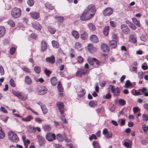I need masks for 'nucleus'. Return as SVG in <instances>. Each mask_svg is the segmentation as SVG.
<instances>
[{"mask_svg": "<svg viewBox=\"0 0 148 148\" xmlns=\"http://www.w3.org/2000/svg\"><path fill=\"white\" fill-rule=\"evenodd\" d=\"M21 13V10L19 8H15L12 9L11 12V15L14 18L20 17Z\"/></svg>", "mask_w": 148, "mask_h": 148, "instance_id": "obj_1", "label": "nucleus"}, {"mask_svg": "<svg viewBox=\"0 0 148 148\" xmlns=\"http://www.w3.org/2000/svg\"><path fill=\"white\" fill-rule=\"evenodd\" d=\"M8 137L9 139L12 142L16 143L19 141V138L17 135L12 131L9 132Z\"/></svg>", "mask_w": 148, "mask_h": 148, "instance_id": "obj_2", "label": "nucleus"}, {"mask_svg": "<svg viewBox=\"0 0 148 148\" xmlns=\"http://www.w3.org/2000/svg\"><path fill=\"white\" fill-rule=\"evenodd\" d=\"M84 11L86 12L89 14H91V16L92 17L95 14L96 11V9L94 5H90Z\"/></svg>", "mask_w": 148, "mask_h": 148, "instance_id": "obj_3", "label": "nucleus"}, {"mask_svg": "<svg viewBox=\"0 0 148 148\" xmlns=\"http://www.w3.org/2000/svg\"><path fill=\"white\" fill-rule=\"evenodd\" d=\"M109 88H110L112 92L113 93L115 96H117L119 95L120 90L119 87L116 88L115 86L111 85L109 86Z\"/></svg>", "mask_w": 148, "mask_h": 148, "instance_id": "obj_4", "label": "nucleus"}, {"mask_svg": "<svg viewBox=\"0 0 148 148\" xmlns=\"http://www.w3.org/2000/svg\"><path fill=\"white\" fill-rule=\"evenodd\" d=\"M37 90L38 94L40 95L45 94L47 91V88L44 86L38 87Z\"/></svg>", "mask_w": 148, "mask_h": 148, "instance_id": "obj_5", "label": "nucleus"}, {"mask_svg": "<svg viewBox=\"0 0 148 148\" xmlns=\"http://www.w3.org/2000/svg\"><path fill=\"white\" fill-rule=\"evenodd\" d=\"M91 14L88 13L84 11L82 15L80 16L81 19L83 21L88 20L92 17L91 16Z\"/></svg>", "mask_w": 148, "mask_h": 148, "instance_id": "obj_6", "label": "nucleus"}, {"mask_svg": "<svg viewBox=\"0 0 148 148\" xmlns=\"http://www.w3.org/2000/svg\"><path fill=\"white\" fill-rule=\"evenodd\" d=\"M113 12L112 9L111 8L108 7L103 10V14L105 16H109L112 14Z\"/></svg>", "mask_w": 148, "mask_h": 148, "instance_id": "obj_7", "label": "nucleus"}, {"mask_svg": "<svg viewBox=\"0 0 148 148\" xmlns=\"http://www.w3.org/2000/svg\"><path fill=\"white\" fill-rule=\"evenodd\" d=\"M46 138L48 141L51 142L53 140L56 139V136L54 133L51 134L49 133L46 135Z\"/></svg>", "mask_w": 148, "mask_h": 148, "instance_id": "obj_8", "label": "nucleus"}, {"mask_svg": "<svg viewBox=\"0 0 148 148\" xmlns=\"http://www.w3.org/2000/svg\"><path fill=\"white\" fill-rule=\"evenodd\" d=\"M57 106L59 110L60 113L61 114H63L64 112V105L63 103L58 102L57 103Z\"/></svg>", "mask_w": 148, "mask_h": 148, "instance_id": "obj_9", "label": "nucleus"}, {"mask_svg": "<svg viewBox=\"0 0 148 148\" xmlns=\"http://www.w3.org/2000/svg\"><path fill=\"white\" fill-rule=\"evenodd\" d=\"M38 139V142L40 146H43L45 143V140L44 138L40 135H38L37 136Z\"/></svg>", "mask_w": 148, "mask_h": 148, "instance_id": "obj_10", "label": "nucleus"}, {"mask_svg": "<svg viewBox=\"0 0 148 148\" xmlns=\"http://www.w3.org/2000/svg\"><path fill=\"white\" fill-rule=\"evenodd\" d=\"M121 29L122 32L125 34H128L130 32V29L126 25H121Z\"/></svg>", "mask_w": 148, "mask_h": 148, "instance_id": "obj_11", "label": "nucleus"}, {"mask_svg": "<svg viewBox=\"0 0 148 148\" xmlns=\"http://www.w3.org/2000/svg\"><path fill=\"white\" fill-rule=\"evenodd\" d=\"M32 27L38 30H40L42 28V27L38 22L35 21L32 23Z\"/></svg>", "mask_w": 148, "mask_h": 148, "instance_id": "obj_12", "label": "nucleus"}, {"mask_svg": "<svg viewBox=\"0 0 148 148\" xmlns=\"http://www.w3.org/2000/svg\"><path fill=\"white\" fill-rule=\"evenodd\" d=\"M88 49L90 53H93L97 51L96 48L91 44H89L88 46Z\"/></svg>", "mask_w": 148, "mask_h": 148, "instance_id": "obj_13", "label": "nucleus"}, {"mask_svg": "<svg viewBox=\"0 0 148 148\" xmlns=\"http://www.w3.org/2000/svg\"><path fill=\"white\" fill-rule=\"evenodd\" d=\"M30 14L32 18L36 19H38L40 16L39 13L38 12H32Z\"/></svg>", "mask_w": 148, "mask_h": 148, "instance_id": "obj_14", "label": "nucleus"}, {"mask_svg": "<svg viewBox=\"0 0 148 148\" xmlns=\"http://www.w3.org/2000/svg\"><path fill=\"white\" fill-rule=\"evenodd\" d=\"M129 40L132 43H136L137 42L136 35L135 34L130 35L129 36Z\"/></svg>", "mask_w": 148, "mask_h": 148, "instance_id": "obj_15", "label": "nucleus"}, {"mask_svg": "<svg viewBox=\"0 0 148 148\" xmlns=\"http://www.w3.org/2000/svg\"><path fill=\"white\" fill-rule=\"evenodd\" d=\"M46 60L47 62L53 64L55 62V58L53 56H52L51 57H47L46 58Z\"/></svg>", "mask_w": 148, "mask_h": 148, "instance_id": "obj_16", "label": "nucleus"}, {"mask_svg": "<svg viewBox=\"0 0 148 148\" xmlns=\"http://www.w3.org/2000/svg\"><path fill=\"white\" fill-rule=\"evenodd\" d=\"M117 42L118 41L116 40H112L110 41L109 44L111 47L113 48H115L117 46Z\"/></svg>", "mask_w": 148, "mask_h": 148, "instance_id": "obj_17", "label": "nucleus"}, {"mask_svg": "<svg viewBox=\"0 0 148 148\" xmlns=\"http://www.w3.org/2000/svg\"><path fill=\"white\" fill-rule=\"evenodd\" d=\"M90 40L93 42H98L99 40L98 38L95 35H92L90 38Z\"/></svg>", "mask_w": 148, "mask_h": 148, "instance_id": "obj_18", "label": "nucleus"}, {"mask_svg": "<svg viewBox=\"0 0 148 148\" xmlns=\"http://www.w3.org/2000/svg\"><path fill=\"white\" fill-rule=\"evenodd\" d=\"M33 119L32 116L31 115H28L25 118H22V120L23 121L29 122L30 121Z\"/></svg>", "mask_w": 148, "mask_h": 148, "instance_id": "obj_19", "label": "nucleus"}, {"mask_svg": "<svg viewBox=\"0 0 148 148\" xmlns=\"http://www.w3.org/2000/svg\"><path fill=\"white\" fill-rule=\"evenodd\" d=\"M72 35L76 39H78L79 38V34L78 32L76 30H73L72 32Z\"/></svg>", "mask_w": 148, "mask_h": 148, "instance_id": "obj_20", "label": "nucleus"}, {"mask_svg": "<svg viewBox=\"0 0 148 148\" xmlns=\"http://www.w3.org/2000/svg\"><path fill=\"white\" fill-rule=\"evenodd\" d=\"M41 50L44 51L47 48V46L46 43L44 41H42L41 44Z\"/></svg>", "mask_w": 148, "mask_h": 148, "instance_id": "obj_21", "label": "nucleus"}, {"mask_svg": "<svg viewBox=\"0 0 148 148\" xmlns=\"http://www.w3.org/2000/svg\"><path fill=\"white\" fill-rule=\"evenodd\" d=\"M132 21L133 23L136 26L138 27H140L141 26V25L139 21H138L137 19H136L135 17H133L132 18Z\"/></svg>", "mask_w": 148, "mask_h": 148, "instance_id": "obj_22", "label": "nucleus"}, {"mask_svg": "<svg viewBox=\"0 0 148 148\" xmlns=\"http://www.w3.org/2000/svg\"><path fill=\"white\" fill-rule=\"evenodd\" d=\"M5 29L2 26H0V38L2 37L5 33Z\"/></svg>", "mask_w": 148, "mask_h": 148, "instance_id": "obj_23", "label": "nucleus"}, {"mask_svg": "<svg viewBox=\"0 0 148 148\" xmlns=\"http://www.w3.org/2000/svg\"><path fill=\"white\" fill-rule=\"evenodd\" d=\"M12 93L14 95L17 97L19 98L21 97V95H22L21 92L14 90H13L12 91Z\"/></svg>", "mask_w": 148, "mask_h": 148, "instance_id": "obj_24", "label": "nucleus"}, {"mask_svg": "<svg viewBox=\"0 0 148 148\" xmlns=\"http://www.w3.org/2000/svg\"><path fill=\"white\" fill-rule=\"evenodd\" d=\"M101 49L103 52H107L109 51V49L106 45L105 44H102L101 47Z\"/></svg>", "mask_w": 148, "mask_h": 148, "instance_id": "obj_25", "label": "nucleus"}, {"mask_svg": "<svg viewBox=\"0 0 148 148\" xmlns=\"http://www.w3.org/2000/svg\"><path fill=\"white\" fill-rule=\"evenodd\" d=\"M25 81L26 83L28 85L30 84L32 82L31 79L28 76H26L25 77Z\"/></svg>", "mask_w": 148, "mask_h": 148, "instance_id": "obj_26", "label": "nucleus"}, {"mask_svg": "<svg viewBox=\"0 0 148 148\" xmlns=\"http://www.w3.org/2000/svg\"><path fill=\"white\" fill-rule=\"evenodd\" d=\"M86 73L85 72L81 70H79L76 74V76L79 77H81L82 75H84Z\"/></svg>", "mask_w": 148, "mask_h": 148, "instance_id": "obj_27", "label": "nucleus"}, {"mask_svg": "<svg viewBox=\"0 0 148 148\" xmlns=\"http://www.w3.org/2000/svg\"><path fill=\"white\" fill-rule=\"evenodd\" d=\"M97 105V102L95 101H91L89 103L90 106L92 108H95Z\"/></svg>", "mask_w": 148, "mask_h": 148, "instance_id": "obj_28", "label": "nucleus"}, {"mask_svg": "<svg viewBox=\"0 0 148 148\" xmlns=\"http://www.w3.org/2000/svg\"><path fill=\"white\" fill-rule=\"evenodd\" d=\"M51 82L52 85H56L57 83V81L56 78L55 77H53L51 78Z\"/></svg>", "mask_w": 148, "mask_h": 148, "instance_id": "obj_29", "label": "nucleus"}, {"mask_svg": "<svg viewBox=\"0 0 148 148\" xmlns=\"http://www.w3.org/2000/svg\"><path fill=\"white\" fill-rule=\"evenodd\" d=\"M56 139L58 141L62 142L63 140V137L61 134H58L56 135Z\"/></svg>", "mask_w": 148, "mask_h": 148, "instance_id": "obj_30", "label": "nucleus"}, {"mask_svg": "<svg viewBox=\"0 0 148 148\" xmlns=\"http://www.w3.org/2000/svg\"><path fill=\"white\" fill-rule=\"evenodd\" d=\"M51 43L53 47L55 48H58L59 47V44L58 42L55 40H53Z\"/></svg>", "mask_w": 148, "mask_h": 148, "instance_id": "obj_31", "label": "nucleus"}, {"mask_svg": "<svg viewBox=\"0 0 148 148\" xmlns=\"http://www.w3.org/2000/svg\"><path fill=\"white\" fill-rule=\"evenodd\" d=\"M109 27L108 26H106L104 28L103 33L105 36L108 35L109 32Z\"/></svg>", "mask_w": 148, "mask_h": 148, "instance_id": "obj_32", "label": "nucleus"}, {"mask_svg": "<svg viewBox=\"0 0 148 148\" xmlns=\"http://www.w3.org/2000/svg\"><path fill=\"white\" fill-rule=\"evenodd\" d=\"M57 87L59 91L61 92L63 91V88L60 82H58Z\"/></svg>", "mask_w": 148, "mask_h": 148, "instance_id": "obj_33", "label": "nucleus"}, {"mask_svg": "<svg viewBox=\"0 0 148 148\" xmlns=\"http://www.w3.org/2000/svg\"><path fill=\"white\" fill-rule=\"evenodd\" d=\"M48 30L49 32L51 34H54L56 32V29L50 27H48Z\"/></svg>", "mask_w": 148, "mask_h": 148, "instance_id": "obj_34", "label": "nucleus"}, {"mask_svg": "<svg viewBox=\"0 0 148 148\" xmlns=\"http://www.w3.org/2000/svg\"><path fill=\"white\" fill-rule=\"evenodd\" d=\"M28 131L30 133H35L36 132V128L34 127L30 126Z\"/></svg>", "mask_w": 148, "mask_h": 148, "instance_id": "obj_35", "label": "nucleus"}, {"mask_svg": "<svg viewBox=\"0 0 148 148\" xmlns=\"http://www.w3.org/2000/svg\"><path fill=\"white\" fill-rule=\"evenodd\" d=\"M5 137V133L2 131L1 127H0V139H3Z\"/></svg>", "mask_w": 148, "mask_h": 148, "instance_id": "obj_36", "label": "nucleus"}, {"mask_svg": "<svg viewBox=\"0 0 148 148\" xmlns=\"http://www.w3.org/2000/svg\"><path fill=\"white\" fill-rule=\"evenodd\" d=\"M89 28L92 30H95V26L91 23H89L88 25Z\"/></svg>", "mask_w": 148, "mask_h": 148, "instance_id": "obj_37", "label": "nucleus"}, {"mask_svg": "<svg viewBox=\"0 0 148 148\" xmlns=\"http://www.w3.org/2000/svg\"><path fill=\"white\" fill-rule=\"evenodd\" d=\"M75 48L79 50H81V48L82 47V45L79 42H77L76 43L75 45Z\"/></svg>", "mask_w": 148, "mask_h": 148, "instance_id": "obj_38", "label": "nucleus"}, {"mask_svg": "<svg viewBox=\"0 0 148 148\" xmlns=\"http://www.w3.org/2000/svg\"><path fill=\"white\" fill-rule=\"evenodd\" d=\"M77 62L81 64L84 61V59L81 56H78L77 59Z\"/></svg>", "mask_w": 148, "mask_h": 148, "instance_id": "obj_39", "label": "nucleus"}, {"mask_svg": "<svg viewBox=\"0 0 148 148\" xmlns=\"http://www.w3.org/2000/svg\"><path fill=\"white\" fill-rule=\"evenodd\" d=\"M34 71L37 73H39L41 71V68L38 66H35L34 68Z\"/></svg>", "mask_w": 148, "mask_h": 148, "instance_id": "obj_40", "label": "nucleus"}, {"mask_svg": "<svg viewBox=\"0 0 148 148\" xmlns=\"http://www.w3.org/2000/svg\"><path fill=\"white\" fill-rule=\"evenodd\" d=\"M81 38L84 40H86L87 37V34L86 32H84L81 35Z\"/></svg>", "mask_w": 148, "mask_h": 148, "instance_id": "obj_41", "label": "nucleus"}, {"mask_svg": "<svg viewBox=\"0 0 148 148\" xmlns=\"http://www.w3.org/2000/svg\"><path fill=\"white\" fill-rule=\"evenodd\" d=\"M87 60L88 62L91 65H93L94 64L93 58H92L90 57H88L87 58Z\"/></svg>", "mask_w": 148, "mask_h": 148, "instance_id": "obj_42", "label": "nucleus"}, {"mask_svg": "<svg viewBox=\"0 0 148 148\" xmlns=\"http://www.w3.org/2000/svg\"><path fill=\"white\" fill-rule=\"evenodd\" d=\"M142 118L144 121H148V115L146 114H143L142 115Z\"/></svg>", "mask_w": 148, "mask_h": 148, "instance_id": "obj_43", "label": "nucleus"}, {"mask_svg": "<svg viewBox=\"0 0 148 148\" xmlns=\"http://www.w3.org/2000/svg\"><path fill=\"white\" fill-rule=\"evenodd\" d=\"M10 84L11 87H14L16 86L15 84L14 80L12 79H11L10 81Z\"/></svg>", "mask_w": 148, "mask_h": 148, "instance_id": "obj_44", "label": "nucleus"}, {"mask_svg": "<svg viewBox=\"0 0 148 148\" xmlns=\"http://www.w3.org/2000/svg\"><path fill=\"white\" fill-rule=\"evenodd\" d=\"M93 145L94 148H99L100 147L99 144L96 141L93 142Z\"/></svg>", "mask_w": 148, "mask_h": 148, "instance_id": "obj_45", "label": "nucleus"}, {"mask_svg": "<svg viewBox=\"0 0 148 148\" xmlns=\"http://www.w3.org/2000/svg\"><path fill=\"white\" fill-rule=\"evenodd\" d=\"M45 6L46 8L49 9L50 10H52L54 9V7L51 6V5L48 3H46L45 4Z\"/></svg>", "mask_w": 148, "mask_h": 148, "instance_id": "obj_46", "label": "nucleus"}, {"mask_svg": "<svg viewBox=\"0 0 148 148\" xmlns=\"http://www.w3.org/2000/svg\"><path fill=\"white\" fill-rule=\"evenodd\" d=\"M131 93L134 95H139L140 94V92H138L136 90L133 89L131 91Z\"/></svg>", "mask_w": 148, "mask_h": 148, "instance_id": "obj_47", "label": "nucleus"}, {"mask_svg": "<svg viewBox=\"0 0 148 148\" xmlns=\"http://www.w3.org/2000/svg\"><path fill=\"white\" fill-rule=\"evenodd\" d=\"M22 69L25 73H30V70L26 67H23L22 68Z\"/></svg>", "mask_w": 148, "mask_h": 148, "instance_id": "obj_48", "label": "nucleus"}, {"mask_svg": "<svg viewBox=\"0 0 148 148\" xmlns=\"http://www.w3.org/2000/svg\"><path fill=\"white\" fill-rule=\"evenodd\" d=\"M41 108L44 114H46L48 110L44 105Z\"/></svg>", "mask_w": 148, "mask_h": 148, "instance_id": "obj_49", "label": "nucleus"}, {"mask_svg": "<svg viewBox=\"0 0 148 148\" xmlns=\"http://www.w3.org/2000/svg\"><path fill=\"white\" fill-rule=\"evenodd\" d=\"M141 68L143 70H145L148 69V66L146 63L145 62L142 65Z\"/></svg>", "mask_w": 148, "mask_h": 148, "instance_id": "obj_50", "label": "nucleus"}, {"mask_svg": "<svg viewBox=\"0 0 148 148\" xmlns=\"http://www.w3.org/2000/svg\"><path fill=\"white\" fill-rule=\"evenodd\" d=\"M27 3L29 6L31 7L34 5V2L33 0H28Z\"/></svg>", "mask_w": 148, "mask_h": 148, "instance_id": "obj_51", "label": "nucleus"}, {"mask_svg": "<svg viewBox=\"0 0 148 148\" xmlns=\"http://www.w3.org/2000/svg\"><path fill=\"white\" fill-rule=\"evenodd\" d=\"M43 128L45 131H49L51 130V127L49 125L44 126L43 127Z\"/></svg>", "mask_w": 148, "mask_h": 148, "instance_id": "obj_52", "label": "nucleus"}, {"mask_svg": "<svg viewBox=\"0 0 148 148\" xmlns=\"http://www.w3.org/2000/svg\"><path fill=\"white\" fill-rule=\"evenodd\" d=\"M8 23L9 25L12 27H14L15 26V24L14 22L12 21H8Z\"/></svg>", "mask_w": 148, "mask_h": 148, "instance_id": "obj_53", "label": "nucleus"}, {"mask_svg": "<svg viewBox=\"0 0 148 148\" xmlns=\"http://www.w3.org/2000/svg\"><path fill=\"white\" fill-rule=\"evenodd\" d=\"M119 103L121 106H124L125 104V101L123 99H120L119 101Z\"/></svg>", "mask_w": 148, "mask_h": 148, "instance_id": "obj_54", "label": "nucleus"}, {"mask_svg": "<svg viewBox=\"0 0 148 148\" xmlns=\"http://www.w3.org/2000/svg\"><path fill=\"white\" fill-rule=\"evenodd\" d=\"M125 85L126 88H128L132 86V84L131 83L130 81L128 80L126 82Z\"/></svg>", "mask_w": 148, "mask_h": 148, "instance_id": "obj_55", "label": "nucleus"}, {"mask_svg": "<svg viewBox=\"0 0 148 148\" xmlns=\"http://www.w3.org/2000/svg\"><path fill=\"white\" fill-rule=\"evenodd\" d=\"M4 74V71L3 67L1 65L0 66V74L3 75Z\"/></svg>", "mask_w": 148, "mask_h": 148, "instance_id": "obj_56", "label": "nucleus"}, {"mask_svg": "<svg viewBox=\"0 0 148 148\" xmlns=\"http://www.w3.org/2000/svg\"><path fill=\"white\" fill-rule=\"evenodd\" d=\"M85 93L86 92H85V90L83 89L79 92V95L80 97H82L84 95Z\"/></svg>", "mask_w": 148, "mask_h": 148, "instance_id": "obj_57", "label": "nucleus"}, {"mask_svg": "<svg viewBox=\"0 0 148 148\" xmlns=\"http://www.w3.org/2000/svg\"><path fill=\"white\" fill-rule=\"evenodd\" d=\"M144 73L143 71H141L138 73V77L140 79H142L143 77Z\"/></svg>", "mask_w": 148, "mask_h": 148, "instance_id": "obj_58", "label": "nucleus"}, {"mask_svg": "<svg viewBox=\"0 0 148 148\" xmlns=\"http://www.w3.org/2000/svg\"><path fill=\"white\" fill-rule=\"evenodd\" d=\"M61 116V119L63 122L64 123H66L67 121H66V119H65L64 116L62 114Z\"/></svg>", "mask_w": 148, "mask_h": 148, "instance_id": "obj_59", "label": "nucleus"}, {"mask_svg": "<svg viewBox=\"0 0 148 148\" xmlns=\"http://www.w3.org/2000/svg\"><path fill=\"white\" fill-rule=\"evenodd\" d=\"M129 26L133 30H135L136 29V25L132 23H130V25Z\"/></svg>", "mask_w": 148, "mask_h": 148, "instance_id": "obj_60", "label": "nucleus"}, {"mask_svg": "<svg viewBox=\"0 0 148 148\" xmlns=\"http://www.w3.org/2000/svg\"><path fill=\"white\" fill-rule=\"evenodd\" d=\"M15 51V47H12L11 48L10 50V53L12 55H13Z\"/></svg>", "mask_w": 148, "mask_h": 148, "instance_id": "obj_61", "label": "nucleus"}, {"mask_svg": "<svg viewBox=\"0 0 148 148\" xmlns=\"http://www.w3.org/2000/svg\"><path fill=\"white\" fill-rule=\"evenodd\" d=\"M89 138L90 140H91L93 139H97V138L95 135L94 134H92L91 136H90Z\"/></svg>", "mask_w": 148, "mask_h": 148, "instance_id": "obj_62", "label": "nucleus"}, {"mask_svg": "<svg viewBox=\"0 0 148 148\" xmlns=\"http://www.w3.org/2000/svg\"><path fill=\"white\" fill-rule=\"evenodd\" d=\"M93 60L94 64L95 63L97 66H99L100 65V62L95 58H93Z\"/></svg>", "mask_w": 148, "mask_h": 148, "instance_id": "obj_63", "label": "nucleus"}, {"mask_svg": "<svg viewBox=\"0 0 148 148\" xmlns=\"http://www.w3.org/2000/svg\"><path fill=\"white\" fill-rule=\"evenodd\" d=\"M124 146L128 147V148H131V145L130 146V144L127 142H125L124 143Z\"/></svg>", "mask_w": 148, "mask_h": 148, "instance_id": "obj_64", "label": "nucleus"}]
</instances>
